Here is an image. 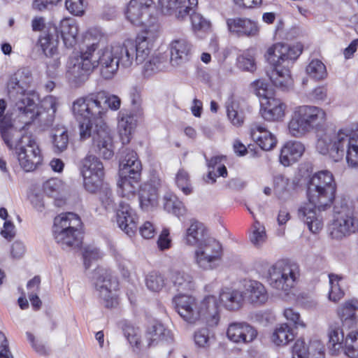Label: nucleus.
I'll use <instances>...</instances> for the list:
<instances>
[{
  "label": "nucleus",
  "mask_w": 358,
  "mask_h": 358,
  "mask_svg": "<svg viewBox=\"0 0 358 358\" xmlns=\"http://www.w3.org/2000/svg\"><path fill=\"white\" fill-rule=\"evenodd\" d=\"M222 256V245L214 238L208 237L196 247L194 262L203 270H213Z\"/></svg>",
  "instance_id": "obj_14"
},
{
  "label": "nucleus",
  "mask_w": 358,
  "mask_h": 358,
  "mask_svg": "<svg viewBox=\"0 0 358 358\" xmlns=\"http://www.w3.org/2000/svg\"><path fill=\"white\" fill-rule=\"evenodd\" d=\"M357 309H358V301L356 299H351L345 302L338 308V314L344 325L354 323Z\"/></svg>",
  "instance_id": "obj_42"
},
{
  "label": "nucleus",
  "mask_w": 358,
  "mask_h": 358,
  "mask_svg": "<svg viewBox=\"0 0 358 358\" xmlns=\"http://www.w3.org/2000/svg\"><path fill=\"white\" fill-rule=\"evenodd\" d=\"M169 334V331L164 328L163 324L160 323L153 324L146 333L148 346L155 345L158 341L164 340Z\"/></svg>",
  "instance_id": "obj_45"
},
{
  "label": "nucleus",
  "mask_w": 358,
  "mask_h": 358,
  "mask_svg": "<svg viewBox=\"0 0 358 358\" xmlns=\"http://www.w3.org/2000/svg\"><path fill=\"white\" fill-rule=\"evenodd\" d=\"M273 190L280 199H286L290 195L289 180L282 174L273 176Z\"/></svg>",
  "instance_id": "obj_44"
},
{
  "label": "nucleus",
  "mask_w": 358,
  "mask_h": 358,
  "mask_svg": "<svg viewBox=\"0 0 358 358\" xmlns=\"http://www.w3.org/2000/svg\"><path fill=\"white\" fill-rule=\"evenodd\" d=\"M62 182L57 178H51L43 183L45 194L50 197H57L62 189Z\"/></svg>",
  "instance_id": "obj_55"
},
{
  "label": "nucleus",
  "mask_w": 358,
  "mask_h": 358,
  "mask_svg": "<svg viewBox=\"0 0 358 358\" xmlns=\"http://www.w3.org/2000/svg\"><path fill=\"white\" fill-rule=\"evenodd\" d=\"M67 10L75 15H81L84 13V5L83 0H66Z\"/></svg>",
  "instance_id": "obj_62"
},
{
  "label": "nucleus",
  "mask_w": 358,
  "mask_h": 358,
  "mask_svg": "<svg viewBox=\"0 0 358 358\" xmlns=\"http://www.w3.org/2000/svg\"><path fill=\"white\" fill-rule=\"evenodd\" d=\"M208 237L207 229L203 224L196 220H192L182 241L187 245L197 247L201 242Z\"/></svg>",
  "instance_id": "obj_28"
},
{
  "label": "nucleus",
  "mask_w": 358,
  "mask_h": 358,
  "mask_svg": "<svg viewBox=\"0 0 358 358\" xmlns=\"http://www.w3.org/2000/svg\"><path fill=\"white\" fill-rule=\"evenodd\" d=\"M171 280L178 292H187L194 288L195 283L192 275L184 271H173Z\"/></svg>",
  "instance_id": "obj_40"
},
{
  "label": "nucleus",
  "mask_w": 358,
  "mask_h": 358,
  "mask_svg": "<svg viewBox=\"0 0 358 358\" xmlns=\"http://www.w3.org/2000/svg\"><path fill=\"white\" fill-rule=\"evenodd\" d=\"M327 96V90L324 86L315 87L309 94L310 99L315 103L324 101Z\"/></svg>",
  "instance_id": "obj_64"
},
{
  "label": "nucleus",
  "mask_w": 358,
  "mask_h": 358,
  "mask_svg": "<svg viewBox=\"0 0 358 358\" xmlns=\"http://www.w3.org/2000/svg\"><path fill=\"white\" fill-rule=\"evenodd\" d=\"M147 287L153 292L161 290L164 286V278L159 273L150 272L145 278Z\"/></svg>",
  "instance_id": "obj_54"
},
{
  "label": "nucleus",
  "mask_w": 358,
  "mask_h": 358,
  "mask_svg": "<svg viewBox=\"0 0 358 358\" xmlns=\"http://www.w3.org/2000/svg\"><path fill=\"white\" fill-rule=\"evenodd\" d=\"M138 199L141 208L144 211H150L157 205V191L150 185L145 184L139 189Z\"/></svg>",
  "instance_id": "obj_35"
},
{
  "label": "nucleus",
  "mask_w": 358,
  "mask_h": 358,
  "mask_svg": "<svg viewBox=\"0 0 358 358\" xmlns=\"http://www.w3.org/2000/svg\"><path fill=\"white\" fill-rule=\"evenodd\" d=\"M58 29V36H61L64 45L69 48L76 43L78 27L73 20L64 19L60 22Z\"/></svg>",
  "instance_id": "obj_34"
},
{
  "label": "nucleus",
  "mask_w": 358,
  "mask_h": 358,
  "mask_svg": "<svg viewBox=\"0 0 358 358\" xmlns=\"http://www.w3.org/2000/svg\"><path fill=\"white\" fill-rule=\"evenodd\" d=\"M169 49L170 62L173 66H181L191 60L195 50L194 45L186 38L172 41Z\"/></svg>",
  "instance_id": "obj_18"
},
{
  "label": "nucleus",
  "mask_w": 358,
  "mask_h": 358,
  "mask_svg": "<svg viewBox=\"0 0 358 358\" xmlns=\"http://www.w3.org/2000/svg\"><path fill=\"white\" fill-rule=\"evenodd\" d=\"M220 300L223 306L229 310H238L243 302L242 292L230 288L223 289L220 293Z\"/></svg>",
  "instance_id": "obj_36"
},
{
  "label": "nucleus",
  "mask_w": 358,
  "mask_h": 358,
  "mask_svg": "<svg viewBox=\"0 0 358 358\" xmlns=\"http://www.w3.org/2000/svg\"><path fill=\"white\" fill-rule=\"evenodd\" d=\"M336 140V134L333 137L327 135L320 138L317 140L316 148L317 151L322 155H327L333 159L332 152L334 150L335 142Z\"/></svg>",
  "instance_id": "obj_51"
},
{
  "label": "nucleus",
  "mask_w": 358,
  "mask_h": 358,
  "mask_svg": "<svg viewBox=\"0 0 358 358\" xmlns=\"http://www.w3.org/2000/svg\"><path fill=\"white\" fill-rule=\"evenodd\" d=\"M81 173L84 187L90 192H96L101 187L104 177L102 162L94 155H87L82 161Z\"/></svg>",
  "instance_id": "obj_16"
},
{
  "label": "nucleus",
  "mask_w": 358,
  "mask_h": 358,
  "mask_svg": "<svg viewBox=\"0 0 358 358\" xmlns=\"http://www.w3.org/2000/svg\"><path fill=\"white\" fill-rule=\"evenodd\" d=\"M141 170L142 165L136 152L127 148L122 150L120 159V174L137 178L141 177Z\"/></svg>",
  "instance_id": "obj_23"
},
{
  "label": "nucleus",
  "mask_w": 358,
  "mask_h": 358,
  "mask_svg": "<svg viewBox=\"0 0 358 358\" xmlns=\"http://www.w3.org/2000/svg\"><path fill=\"white\" fill-rule=\"evenodd\" d=\"M172 302L176 311L185 322L195 324L199 320V305L194 297L179 294L173 298Z\"/></svg>",
  "instance_id": "obj_17"
},
{
  "label": "nucleus",
  "mask_w": 358,
  "mask_h": 358,
  "mask_svg": "<svg viewBox=\"0 0 358 358\" xmlns=\"http://www.w3.org/2000/svg\"><path fill=\"white\" fill-rule=\"evenodd\" d=\"M244 295L250 303L255 306L264 304L268 298L264 285L259 281L252 280L245 282Z\"/></svg>",
  "instance_id": "obj_25"
},
{
  "label": "nucleus",
  "mask_w": 358,
  "mask_h": 358,
  "mask_svg": "<svg viewBox=\"0 0 358 358\" xmlns=\"http://www.w3.org/2000/svg\"><path fill=\"white\" fill-rule=\"evenodd\" d=\"M333 159L338 162L345 155L349 166H358V129L352 131L341 129L336 134Z\"/></svg>",
  "instance_id": "obj_10"
},
{
  "label": "nucleus",
  "mask_w": 358,
  "mask_h": 358,
  "mask_svg": "<svg viewBox=\"0 0 358 358\" xmlns=\"http://www.w3.org/2000/svg\"><path fill=\"white\" fill-rule=\"evenodd\" d=\"M329 282L331 285V289L329 292V299L330 301L337 302L343 298L344 295L343 291L340 288L338 283H335L338 280V277L334 274H329Z\"/></svg>",
  "instance_id": "obj_56"
},
{
  "label": "nucleus",
  "mask_w": 358,
  "mask_h": 358,
  "mask_svg": "<svg viewBox=\"0 0 358 358\" xmlns=\"http://www.w3.org/2000/svg\"><path fill=\"white\" fill-rule=\"evenodd\" d=\"M152 3V0H131L125 11L127 19L135 25L143 23V16L148 13Z\"/></svg>",
  "instance_id": "obj_26"
},
{
  "label": "nucleus",
  "mask_w": 358,
  "mask_h": 358,
  "mask_svg": "<svg viewBox=\"0 0 358 358\" xmlns=\"http://www.w3.org/2000/svg\"><path fill=\"white\" fill-rule=\"evenodd\" d=\"M257 334L256 329L246 322H232L229 324L227 331L228 338L236 343H250Z\"/></svg>",
  "instance_id": "obj_20"
},
{
  "label": "nucleus",
  "mask_w": 358,
  "mask_h": 358,
  "mask_svg": "<svg viewBox=\"0 0 358 358\" xmlns=\"http://www.w3.org/2000/svg\"><path fill=\"white\" fill-rule=\"evenodd\" d=\"M253 231L250 236L251 242L255 245H259L266 239V232L264 227L262 226L260 223L256 221L253 225Z\"/></svg>",
  "instance_id": "obj_58"
},
{
  "label": "nucleus",
  "mask_w": 358,
  "mask_h": 358,
  "mask_svg": "<svg viewBox=\"0 0 358 358\" xmlns=\"http://www.w3.org/2000/svg\"><path fill=\"white\" fill-rule=\"evenodd\" d=\"M112 48L117 57V61L123 68H129L136 64V49L133 45V40H125L122 45H113Z\"/></svg>",
  "instance_id": "obj_30"
},
{
  "label": "nucleus",
  "mask_w": 358,
  "mask_h": 358,
  "mask_svg": "<svg viewBox=\"0 0 358 358\" xmlns=\"http://www.w3.org/2000/svg\"><path fill=\"white\" fill-rule=\"evenodd\" d=\"M161 56H149L144 62L143 72L145 76H150L155 73L162 70L165 65Z\"/></svg>",
  "instance_id": "obj_50"
},
{
  "label": "nucleus",
  "mask_w": 358,
  "mask_h": 358,
  "mask_svg": "<svg viewBox=\"0 0 358 358\" xmlns=\"http://www.w3.org/2000/svg\"><path fill=\"white\" fill-rule=\"evenodd\" d=\"M292 358H325L324 347L318 341L306 345L303 340L296 341L292 348Z\"/></svg>",
  "instance_id": "obj_24"
},
{
  "label": "nucleus",
  "mask_w": 358,
  "mask_h": 358,
  "mask_svg": "<svg viewBox=\"0 0 358 358\" xmlns=\"http://www.w3.org/2000/svg\"><path fill=\"white\" fill-rule=\"evenodd\" d=\"M327 124V113L318 106L303 105L295 108L289 122V134L296 138L311 131H322Z\"/></svg>",
  "instance_id": "obj_6"
},
{
  "label": "nucleus",
  "mask_w": 358,
  "mask_h": 358,
  "mask_svg": "<svg viewBox=\"0 0 358 358\" xmlns=\"http://www.w3.org/2000/svg\"><path fill=\"white\" fill-rule=\"evenodd\" d=\"M161 11L164 15H172L178 12L176 17L182 19L189 14V6L186 0H159Z\"/></svg>",
  "instance_id": "obj_37"
},
{
  "label": "nucleus",
  "mask_w": 358,
  "mask_h": 358,
  "mask_svg": "<svg viewBox=\"0 0 358 358\" xmlns=\"http://www.w3.org/2000/svg\"><path fill=\"white\" fill-rule=\"evenodd\" d=\"M58 101L57 99L53 96H48L45 97L42 101V107L46 110V113H40L38 110V107L36 108V115L34 119L29 122L27 124L33 122L38 116L41 117L43 119L44 116H46V120H42V124L43 129H48L50 127L53 126L55 120V113L57 108Z\"/></svg>",
  "instance_id": "obj_31"
},
{
  "label": "nucleus",
  "mask_w": 358,
  "mask_h": 358,
  "mask_svg": "<svg viewBox=\"0 0 358 358\" xmlns=\"http://www.w3.org/2000/svg\"><path fill=\"white\" fill-rule=\"evenodd\" d=\"M294 338V335L292 329L285 323L278 326L272 335V341L278 346L285 345Z\"/></svg>",
  "instance_id": "obj_43"
},
{
  "label": "nucleus",
  "mask_w": 358,
  "mask_h": 358,
  "mask_svg": "<svg viewBox=\"0 0 358 358\" xmlns=\"http://www.w3.org/2000/svg\"><path fill=\"white\" fill-rule=\"evenodd\" d=\"M191 22L194 34L199 38H203L211 31V23L199 13H193L190 16Z\"/></svg>",
  "instance_id": "obj_41"
},
{
  "label": "nucleus",
  "mask_w": 358,
  "mask_h": 358,
  "mask_svg": "<svg viewBox=\"0 0 358 358\" xmlns=\"http://www.w3.org/2000/svg\"><path fill=\"white\" fill-rule=\"evenodd\" d=\"M98 45L96 43L88 45L80 50L79 55L69 59L66 77L70 82L76 85L83 83L96 67L106 80L113 78L117 73L120 64L112 46L98 50Z\"/></svg>",
  "instance_id": "obj_1"
},
{
  "label": "nucleus",
  "mask_w": 358,
  "mask_h": 358,
  "mask_svg": "<svg viewBox=\"0 0 358 358\" xmlns=\"http://www.w3.org/2000/svg\"><path fill=\"white\" fill-rule=\"evenodd\" d=\"M155 38L156 36L151 34V31L145 30L138 34L134 41L133 40V45L136 49V64L143 63L150 56Z\"/></svg>",
  "instance_id": "obj_22"
},
{
  "label": "nucleus",
  "mask_w": 358,
  "mask_h": 358,
  "mask_svg": "<svg viewBox=\"0 0 358 358\" xmlns=\"http://www.w3.org/2000/svg\"><path fill=\"white\" fill-rule=\"evenodd\" d=\"M100 257V252L96 248L88 247L85 249L83 252L84 266L88 269L93 261L97 260Z\"/></svg>",
  "instance_id": "obj_59"
},
{
  "label": "nucleus",
  "mask_w": 358,
  "mask_h": 358,
  "mask_svg": "<svg viewBox=\"0 0 358 358\" xmlns=\"http://www.w3.org/2000/svg\"><path fill=\"white\" fill-rule=\"evenodd\" d=\"M164 208L168 213H172L178 217L185 213L186 210L183 203L175 195L167 194L164 196Z\"/></svg>",
  "instance_id": "obj_46"
},
{
  "label": "nucleus",
  "mask_w": 358,
  "mask_h": 358,
  "mask_svg": "<svg viewBox=\"0 0 358 358\" xmlns=\"http://www.w3.org/2000/svg\"><path fill=\"white\" fill-rule=\"evenodd\" d=\"M81 224L80 218L73 213H62L55 217L52 231L56 242L63 249L80 247Z\"/></svg>",
  "instance_id": "obj_7"
},
{
  "label": "nucleus",
  "mask_w": 358,
  "mask_h": 358,
  "mask_svg": "<svg viewBox=\"0 0 358 358\" xmlns=\"http://www.w3.org/2000/svg\"><path fill=\"white\" fill-rule=\"evenodd\" d=\"M250 136L263 150H271L277 143L275 136L262 125H253L251 128Z\"/></svg>",
  "instance_id": "obj_29"
},
{
  "label": "nucleus",
  "mask_w": 358,
  "mask_h": 358,
  "mask_svg": "<svg viewBox=\"0 0 358 358\" xmlns=\"http://www.w3.org/2000/svg\"><path fill=\"white\" fill-rule=\"evenodd\" d=\"M302 52L300 44L289 45L278 43L267 50L266 57L271 65L267 71L271 83L277 87L287 90L292 85L289 67Z\"/></svg>",
  "instance_id": "obj_4"
},
{
  "label": "nucleus",
  "mask_w": 358,
  "mask_h": 358,
  "mask_svg": "<svg viewBox=\"0 0 358 358\" xmlns=\"http://www.w3.org/2000/svg\"><path fill=\"white\" fill-rule=\"evenodd\" d=\"M336 190L333 174L329 171L315 173L310 178L307 188L309 203L299 208L298 216L312 233L316 234L322 229V217L317 210H324L331 206Z\"/></svg>",
  "instance_id": "obj_2"
},
{
  "label": "nucleus",
  "mask_w": 358,
  "mask_h": 358,
  "mask_svg": "<svg viewBox=\"0 0 358 358\" xmlns=\"http://www.w3.org/2000/svg\"><path fill=\"white\" fill-rule=\"evenodd\" d=\"M138 217L135 210L127 203L121 202L117 212V222L119 227L129 236H132L137 230Z\"/></svg>",
  "instance_id": "obj_21"
},
{
  "label": "nucleus",
  "mask_w": 358,
  "mask_h": 358,
  "mask_svg": "<svg viewBox=\"0 0 358 358\" xmlns=\"http://www.w3.org/2000/svg\"><path fill=\"white\" fill-rule=\"evenodd\" d=\"M12 150H15L20 166L27 172L33 171L42 162L39 147L29 135H23L15 141Z\"/></svg>",
  "instance_id": "obj_11"
},
{
  "label": "nucleus",
  "mask_w": 358,
  "mask_h": 358,
  "mask_svg": "<svg viewBox=\"0 0 358 358\" xmlns=\"http://www.w3.org/2000/svg\"><path fill=\"white\" fill-rule=\"evenodd\" d=\"M284 316L287 320L292 322L295 327H306L305 323L300 318V314L295 311L293 308H288L285 309Z\"/></svg>",
  "instance_id": "obj_61"
},
{
  "label": "nucleus",
  "mask_w": 358,
  "mask_h": 358,
  "mask_svg": "<svg viewBox=\"0 0 358 358\" xmlns=\"http://www.w3.org/2000/svg\"><path fill=\"white\" fill-rule=\"evenodd\" d=\"M32 83V73L28 67L17 69L7 83L8 98L15 103L14 110L18 113L20 120L24 124L30 122L37 115L35 110L38 96L36 92L27 91Z\"/></svg>",
  "instance_id": "obj_3"
},
{
  "label": "nucleus",
  "mask_w": 358,
  "mask_h": 358,
  "mask_svg": "<svg viewBox=\"0 0 358 358\" xmlns=\"http://www.w3.org/2000/svg\"><path fill=\"white\" fill-rule=\"evenodd\" d=\"M227 117L233 125L240 127L243 124L244 117L242 112L237 110L238 105L233 101L227 103Z\"/></svg>",
  "instance_id": "obj_53"
},
{
  "label": "nucleus",
  "mask_w": 358,
  "mask_h": 358,
  "mask_svg": "<svg viewBox=\"0 0 358 358\" xmlns=\"http://www.w3.org/2000/svg\"><path fill=\"white\" fill-rule=\"evenodd\" d=\"M81 140L92 138L90 152L104 159H111L115 153L114 145L110 130L106 123L96 124V127L87 130L86 135H80Z\"/></svg>",
  "instance_id": "obj_12"
},
{
  "label": "nucleus",
  "mask_w": 358,
  "mask_h": 358,
  "mask_svg": "<svg viewBox=\"0 0 358 358\" xmlns=\"http://www.w3.org/2000/svg\"><path fill=\"white\" fill-rule=\"evenodd\" d=\"M334 213L330 232L333 238L342 239L358 231V217L345 199L336 201Z\"/></svg>",
  "instance_id": "obj_9"
},
{
  "label": "nucleus",
  "mask_w": 358,
  "mask_h": 358,
  "mask_svg": "<svg viewBox=\"0 0 358 358\" xmlns=\"http://www.w3.org/2000/svg\"><path fill=\"white\" fill-rule=\"evenodd\" d=\"M120 324L121 325L125 338L130 345L139 348L140 338L138 329L134 327L130 322L126 320L120 322Z\"/></svg>",
  "instance_id": "obj_48"
},
{
  "label": "nucleus",
  "mask_w": 358,
  "mask_h": 358,
  "mask_svg": "<svg viewBox=\"0 0 358 358\" xmlns=\"http://www.w3.org/2000/svg\"><path fill=\"white\" fill-rule=\"evenodd\" d=\"M0 131L1 137L10 150L14 146V142L22 135L13 129V124L9 117L4 116L0 119Z\"/></svg>",
  "instance_id": "obj_39"
},
{
  "label": "nucleus",
  "mask_w": 358,
  "mask_h": 358,
  "mask_svg": "<svg viewBox=\"0 0 358 358\" xmlns=\"http://www.w3.org/2000/svg\"><path fill=\"white\" fill-rule=\"evenodd\" d=\"M176 182L178 187L182 192L188 195L192 192V187L189 183L188 173L184 170H179L176 178Z\"/></svg>",
  "instance_id": "obj_57"
},
{
  "label": "nucleus",
  "mask_w": 358,
  "mask_h": 358,
  "mask_svg": "<svg viewBox=\"0 0 358 358\" xmlns=\"http://www.w3.org/2000/svg\"><path fill=\"white\" fill-rule=\"evenodd\" d=\"M307 74L316 80L324 79L327 76V69L322 61L313 59L306 67Z\"/></svg>",
  "instance_id": "obj_47"
},
{
  "label": "nucleus",
  "mask_w": 358,
  "mask_h": 358,
  "mask_svg": "<svg viewBox=\"0 0 358 358\" xmlns=\"http://www.w3.org/2000/svg\"><path fill=\"white\" fill-rule=\"evenodd\" d=\"M304 150L305 147L301 142L288 141L281 148L280 162L285 166H290L301 158Z\"/></svg>",
  "instance_id": "obj_27"
},
{
  "label": "nucleus",
  "mask_w": 358,
  "mask_h": 358,
  "mask_svg": "<svg viewBox=\"0 0 358 358\" xmlns=\"http://www.w3.org/2000/svg\"><path fill=\"white\" fill-rule=\"evenodd\" d=\"M120 180L117 182V193L122 196L130 199L135 196L136 192L141 187L140 185L141 177L131 178L130 176L120 174Z\"/></svg>",
  "instance_id": "obj_38"
},
{
  "label": "nucleus",
  "mask_w": 358,
  "mask_h": 358,
  "mask_svg": "<svg viewBox=\"0 0 358 358\" xmlns=\"http://www.w3.org/2000/svg\"><path fill=\"white\" fill-rule=\"evenodd\" d=\"M256 94L262 98L260 113L267 121H275L284 115L285 106L279 99L270 96L271 93L267 90V84L262 80L253 83Z\"/></svg>",
  "instance_id": "obj_15"
},
{
  "label": "nucleus",
  "mask_w": 358,
  "mask_h": 358,
  "mask_svg": "<svg viewBox=\"0 0 358 358\" xmlns=\"http://www.w3.org/2000/svg\"><path fill=\"white\" fill-rule=\"evenodd\" d=\"M94 286L103 306L107 308H116L119 303L117 295L118 281L110 272L99 269L94 273Z\"/></svg>",
  "instance_id": "obj_13"
},
{
  "label": "nucleus",
  "mask_w": 358,
  "mask_h": 358,
  "mask_svg": "<svg viewBox=\"0 0 358 358\" xmlns=\"http://www.w3.org/2000/svg\"><path fill=\"white\" fill-rule=\"evenodd\" d=\"M136 127L134 117L127 112L120 111L118 115V131L123 145L130 142L131 135Z\"/></svg>",
  "instance_id": "obj_33"
},
{
  "label": "nucleus",
  "mask_w": 358,
  "mask_h": 358,
  "mask_svg": "<svg viewBox=\"0 0 358 358\" xmlns=\"http://www.w3.org/2000/svg\"><path fill=\"white\" fill-rule=\"evenodd\" d=\"M345 354L350 358H358V333L348 334L344 342Z\"/></svg>",
  "instance_id": "obj_49"
},
{
  "label": "nucleus",
  "mask_w": 358,
  "mask_h": 358,
  "mask_svg": "<svg viewBox=\"0 0 358 358\" xmlns=\"http://www.w3.org/2000/svg\"><path fill=\"white\" fill-rule=\"evenodd\" d=\"M199 320H202L209 327L218 324L220 316L217 298L213 295L206 296L198 306Z\"/></svg>",
  "instance_id": "obj_19"
},
{
  "label": "nucleus",
  "mask_w": 358,
  "mask_h": 358,
  "mask_svg": "<svg viewBox=\"0 0 358 358\" xmlns=\"http://www.w3.org/2000/svg\"><path fill=\"white\" fill-rule=\"evenodd\" d=\"M299 276V266L294 262L281 259L268 270V282L274 289L289 294Z\"/></svg>",
  "instance_id": "obj_8"
},
{
  "label": "nucleus",
  "mask_w": 358,
  "mask_h": 358,
  "mask_svg": "<svg viewBox=\"0 0 358 358\" xmlns=\"http://www.w3.org/2000/svg\"><path fill=\"white\" fill-rule=\"evenodd\" d=\"M343 341L345 342L343 329L337 324L331 325L329 331V344L336 350L342 347Z\"/></svg>",
  "instance_id": "obj_52"
},
{
  "label": "nucleus",
  "mask_w": 358,
  "mask_h": 358,
  "mask_svg": "<svg viewBox=\"0 0 358 358\" xmlns=\"http://www.w3.org/2000/svg\"><path fill=\"white\" fill-rule=\"evenodd\" d=\"M104 97L103 92H96L73 101L72 110L78 122L80 135H86L87 130L94 129L96 124L106 123L103 115L107 109L101 105Z\"/></svg>",
  "instance_id": "obj_5"
},
{
  "label": "nucleus",
  "mask_w": 358,
  "mask_h": 358,
  "mask_svg": "<svg viewBox=\"0 0 358 358\" xmlns=\"http://www.w3.org/2000/svg\"><path fill=\"white\" fill-rule=\"evenodd\" d=\"M209 330L207 328H202L194 334L195 343L201 348H206L209 345Z\"/></svg>",
  "instance_id": "obj_60"
},
{
  "label": "nucleus",
  "mask_w": 358,
  "mask_h": 358,
  "mask_svg": "<svg viewBox=\"0 0 358 358\" xmlns=\"http://www.w3.org/2000/svg\"><path fill=\"white\" fill-rule=\"evenodd\" d=\"M238 66L240 69L250 72L256 69L255 59L251 56H240L238 58Z\"/></svg>",
  "instance_id": "obj_63"
},
{
  "label": "nucleus",
  "mask_w": 358,
  "mask_h": 358,
  "mask_svg": "<svg viewBox=\"0 0 358 358\" xmlns=\"http://www.w3.org/2000/svg\"><path fill=\"white\" fill-rule=\"evenodd\" d=\"M41 49L47 57H52L57 50L59 43L58 29L57 26H50L41 36L38 41Z\"/></svg>",
  "instance_id": "obj_32"
}]
</instances>
